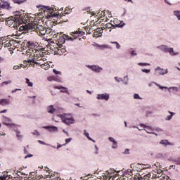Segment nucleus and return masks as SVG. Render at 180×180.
<instances>
[{
	"label": "nucleus",
	"mask_w": 180,
	"mask_h": 180,
	"mask_svg": "<svg viewBox=\"0 0 180 180\" xmlns=\"http://www.w3.org/2000/svg\"><path fill=\"white\" fill-rule=\"evenodd\" d=\"M124 153V154H129V149H126Z\"/></svg>",
	"instance_id": "nucleus-59"
},
{
	"label": "nucleus",
	"mask_w": 180,
	"mask_h": 180,
	"mask_svg": "<svg viewBox=\"0 0 180 180\" xmlns=\"http://www.w3.org/2000/svg\"><path fill=\"white\" fill-rule=\"evenodd\" d=\"M148 176H151V174L148 173V174H146L145 176H143V177H142L143 180H150L148 179Z\"/></svg>",
	"instance_id": "nucleus-35"
},
{
	"label": "nucleus",
	"mask_w": 180,
	"mask_h": 180,
	"mask_svg": "<svg viewBox=\"0 0 180 180\" xmlns=\"http://www.w3.org/2000/svg\"><path fill=\"white\" fill-rule=\"evenodd\" d=\"M17 137H18V139H22V135H20V131H17Z\"/></svg>",
	"instance_id": "nucleus-47"
},
{
	"label": "nucleus",
	"mask_w": 180,
	"mask_h": 180,
	"mask_svg": "<svg viewBox=\"0 0 180 180\" xmlns=\"http://www.w3.org/2000/svg\"><path fill=\"white\" fill-rule=\"evenodd\" d=\"M9 103H11V101L8 99L3 98L0 100V105H2V106L9 105Z\"/></svg>",
	"instance_id": "nucleus-15"
},
{
	"label": "nucleus",
	"mask_w": 180,
	"mask_h": 180,
	"mask_svg": "<svg viewBox=\"0 0 180 180\" xmlns=\"http://www.w3.org/2000/svg\"><path fill=\"white\" fill-rule=\"evenodd\" d=\"M173 15L174 16H176L177 20L180 21V11L179 10L173 11Z\"/></svg>",
	"instance_id": "nucleus-20"
},
{
	"label": "nucleus",
	"mask_w": 180,
	"mask_h": 180,
	"mask_svg": "<svg viewBox=\"0 0 180 180\" xmlns=\"http://www.w3.org/2000/svg\"><path fill=\"white\" fill-rule=\"evenodd\" d=\"M134 99H141V98H140V96L137 94H135L134 95Z\"/></svg>",
	"instance_id": "nucleus-43"
},
{
	"label": "nucleus",
	"mask_w": 180,
	"mask_h": 180,
	"mask_svg": "<svg viewBox=\"0 0 180 180\" xmlns=\"http://www.w3.org/2000/svg\"><path fill=\"white\" fill-rule=\"evenodd\" d=\"M131 54L132 56H136L137 53H136V51H132L131 53Z\"/></svg>",
	"instance_id": "nucleus-57"
},
{
	"label": "nucleus",
	"mask_w": 180,
	"mask_h": 180,
	"mask_svg": "<svg viewBox=\"0 0 180 180\" xmlns=\"http://www.w3.org/2000/svg\"><path fill=\"white\" fill-rule=\"evenodd\" d=\"M113 148H117V142H116V141H115L113 143H112V146Z\"/></svg>",
	"instance_id": "nucleus-39"
},
{
	"label": "nucleus",
	"mask_w": 180,
	"mask_h": 180,
	"mask_svg": "<svg viewBox=\"0 0 180 180\" xmlns=\"http://www.w3.org/2000/svg\"><path fill=\"white\" fill-rule=\"evenodd\" d=\"M142 72H146V74H148V72H150V70L148 69H142L141 70Z\"/></svg>",
	"instance_id": "nucleus-44"
},
{
	"label": "nucleus",
	"mask_w": 180,
	"mask_h": 180,
	"mask_svg": "<svg viewBox=\"0 0 180 180\" xmlns=\"http://www.w3.org/2000/svg\"><path fill=\"white\" fill-rule=\"evenodd\" d=\"M148 179L149 180H153V177H151V174H150V176H148Z\"/></svg>",
	"instance_id": "nucleus-63"
},
{
	"label": "nucleus",
	"mask_w": 180,
	"mask_h": 180,
	"mask_svg": "<svg viewBox=\"0 0 180 180\" xmlns=\"http://www.w3.org/2000/svg\"><path fill=\"white\" fill-rule=\"evenodd\" d=\"M169 113L170 114L169 115H167L165 117V120H171V119H172V116H174V115H175V113L169 111Z\"/></svg>",
	"instance_id": "nucleus-24"
},
{
	"label": "nucleus",
	"mask_w": 180,
	"mask_h": 180,
	"mask_svg": "<svg viewBox=\"0 0 180 180\" xmlns=\"http://www.w3.org/2000/svg\"><path fill=\"white\" fill-rule=\"evenodd\" d=\"M102 36V34H99L98 32H96V31L94 32V33L93 34V37H101Z\"/></svg>",
	"instance_id": "nucleus-37"
},
{
	"label": "nucleus",
	"mask_w": 180,
	"mask_h": 180,
	"mask_svg": "<svg viewBox=\"0 0 180 180\" xmlns=\"http://www.w3.org/2000/svg\"><path fill=\"white\" fill-rule=\"evenodd\" d=\"M11 84H12V80H7V81L3 82L1 85V86H5V85H9Z\"/></svg>",
	"instance_id": "nucleus-26"
},
{
	"label": "nucleus",
	"mask_w": 180,
	"mask_h": 180,
	"mask_svg": "<svg viewBox=\"0 0 180 180\" xmlns=\"http://www.w3.org/2000/svg\"><path fill=\"white\" fill-rule=\"evenodd\" d=\"M5 15V10L0 8V16H4Z\"/></svg>",
	"instance_id": "nucleus-38"
},
{
	"label": "nucleus",
	"mask_w": 180,
	"mask_h": 180,
	"mask_svg": "<svg viewBox=\"0 0 180 180\" xmlns=\"http://www.w3.org/2000/svg\"><path fill=\"white\" fill-rule=\"evenodd\" d=\"M0 8L4 9V11L5 9H9V4H8L7 2L0 3Z\"/></svg>",
	"instance_id": "nucleus-16"
},
{
	"label": "nucleus",
	"mask_w": 180,
	"mask_h": 180,
	"mask_svg": "<svg viewBox=\"0 0 180 180\" xmlns=\"http://www.w3.org/2000/svg\"><path fill=\"white\" fill-rule=\"evenodd\" d=\"M53 88L55 89H60V92L64 94H68V90H67V88L63 87V86H54Z\"/></svg>",
	"instance_id": "nucleus-13"
},
{
	"label": "nucleus",
	"mask_w": 180,
	"mask_h": 180,
	"mask_svg": "<svg viewBox=\"0 0 180 180\" xmlns=\"http://www.w3.org/2000/svg\"><path fill=\"white\" fill-rule=\"evenodd\" d=\"M3 120L4 122H5V124H6L7 126L8 124H9V122H11V119L6 117H4Z\"/></svg>",
	"instance_id": "nucleus-30"
},
{
	"label": "nucleus",
	"mask_w": 180,
	"mask_h": 180,
	"mask_svg": "<svg viewBox=\"0 0 180 180\" xmlns=\"http://www.w3.org/2000/svg\"><path fill=\"white\" fill-rule=\"evenodd\" d=\"M47 112L48 113L53 114L56 112V108H54V106L53 105H49L47 107Z\"/></svg>",
	"instance_id": "nucleus-17"
},
{
	"label": "nucleus",
	"mask_w": 180,
	"mask_h": 180,
	"mask_svg": "<svg viewBox=\"0 0 180 180\" xmlns=\"http://www.w3.org/2000/svg\"><path fill=\"white\" fill-rule=\"evenodd\" d=\"M6 112H8V110L5 109V110L0 111V113H6Z\"/></svg>",
	"instance_id": "nucleus-55"
},
{
	"label": "nucleus",
	"mask_w": 180,
	"mask_h": 180,
	"mask_svg": "<svg viewBox=\"0 0 180 180\" xmlns=\"http://www.w3.org/2000/svg\"><path fill=\"white\" fill-rule=\"evenodd\" d=\"M84 34H85V32L79 30L78 31L71 32L70 35L72 36V37H68V39L75 40V39H78V37H81L84 36Z\"/></svg>",
	"instance_id": "nucleus-8"
},
{
	"label": "nucleus",
	"mask_w": 180,
	"mask_h": 180,
	"mask_svg": "<svg viewBox=\"0 0 180 180\" xmlns=\"http://www.w3.org/2000/svg\"><path fill=\"white\" fill-rule=\"evenodd\" d=\"M60 39L63 40V41H65V39H64V37H60Z\"/></svg>",
	"instance_id": "nucleus-60"
},
{
	"label": "nucleus",
	"mask_w": 180,
	"mask_h": 180,
	"mask_svg": "<svg viewBox=\"0 0 180 180\" xmlns=\"http://www.w3.org/2000/svg\"><path fill=\"white\" fill-rule=\"evenodd\" d=\"M160 89H167L169 94L171 92H179L180 87L178 86H172V87H167V86H159Z\"/></svg>",
	"instance_id": "nucleus-10"
},
{
	"label": "nucleus",
	"mask_w": 180,
	"mask_h": 180,
	"mask_svg": "<svg viewBox=\"0 0 180 180\" xmlns=\"http://www.w3.org/2000/svg\"><path fill=\"white\" fill-rule=\"evenodd\" d=\"M38 143H39V144L46 145V143H44V141H43L39 140Z\"/></svg>",
	"instance_id": "nucleus-53"
},
{
	"label": "nucleus",
	"mask_w": 180,
	"mask_h": 180,
	"mask_svg": "<svg viewBox=\"0 0 180 180\" xmlns=\"http://www.w3.org/2000/svg\"><path fill=\"white\" fill-rule=\"evenodd\" d=\"M27 22H30L29 15L22 13L20 11H15L14 16L10 17L6 20V25L18 28L22 23H27Z\"/></svg>",
	"instance_id": "nucleus-1"
},
{
	"label": "nucleus",
	"mask_w": 180,
	"mask_h": 180,
	"mask_svg": "<svg viewBox=\"0 0 180 180\" xmlns=\"http://www.w3.org/2000/svg\"><path fill=\"white\" fill-rule=\"evenodd\" d=\"M20 43V41H16L15 39H8L2 41V46L4 47H10V49H15L18 47V44Z\"/></svg>",
	"instance_id": "nucleus-5"
},
{
	"label": "nucleus",
	"mask_w": 180,
	"mask_h": 180,
	"mask_svg": "<svg viewBox=\"0 0 180 180\" xmlns=\"http://www.w3.org/2000/svg\"><path fill=\"white\" fill-rule=\"evenodd\" d=\"M58 116V117H60L62 122L65 124H68V126H70V124H73V123L75 122L74 117H72V115L71 114H60Z\"/></svg>",
	"instance_id": "nucleus-4"
},
{
	"label": "nucleus",
	"mask_w": 180,
	"mask_h": 180,
	"mask_svg": "<svg viewBox=\"0 0 180 180\" xmlns=\"http://www.w3.org/2000/svg\"><path fill=\"white\" fill-rule=\"evenodd\" d=\"M168 73V70H164L162 68H158V74L159 75H165V74H167Z\"/></svg>",
	"instance_id": "nucleus-19"
},
{
	"label": "nucleus",
	"mask_w": 180,
	"mask_h": 180,
	"mask_svg": "<svg viewBox=\"0 0 180 180\" xmlns=\"http://www.w3.org/2000/svg\"><path fill=\"white\" fill-rule=\"evenodd\" d=\"M50 33H51V29L45 27L44 36H46V34H50Z\"/></svg>",
	"instance_id": "nucleus-29"
},
{
	"label": "nucleus",
	"mask_w": 180,
	"mask_h": 180,
	"mask_svg": "<svg viewBox=\"0 0 180 180\" xmlns=\"http://www.w3.org/2000/svg\"><path fill=\"white\" fill-rule=\"evenodd\" d=\"M19 68H20V66L19 65H14L13 68V70H19Z\"/></svg>",
	"instance_id": "nucleus-49"
},
{
	"label": "nucleus",
	"mask_w": 180,
	"mask_h": 180,
	"mask_svg": "<svg viewBox=\"0 0 180 180\" xmlns=\"http://www.w3.org/2000/svg\"><path fill=\"white\" fill-rule=\"evenodd\" d=\"M54 74H60V72H58L57 70H56V69L53 70Z\"/></svg>",
	"instance_id": "nucleus-56"
},
{
	"label": "nucleus",
	"mask_w": 180,
	"mask_h": 180,
	"mask_svg": "<svg viewBox=\"0 0 180 180\" xmlns=\"http://www.w3.org/2000/svg\"><path fill=\"white\" fill-rule=\"evenodd\" d=\"M159 180H169V177L165 174H161L160 176H158Z\"/></svg>",
	"instance_id": "nucleus-22"
},
{
	"label": "nucleus",
	"mask_w": 180,
	"mask_h": 180,
	"mask_svg": "<svg viewBox=\"0 0 180 180\" xmlns=\"http://www.w3.org/2000/svg\"><path fill=\"white\" fill-rule=\"evenodd\" d=\"M141 127H144L146 129V133H149V134H151V128L147 127L146 124H141Z\"/></svg>",
	"instance_id": "nucleus-23"
},
{
	"label": "nucleus",
	"mask_w": 180,
	"mask_h": 180,
	"mask_svg": "<svg viewBox=\"0 0 180 180\" xmlns=\"http://www.w3.org/2000/svg\"><path fill=\"white\" fill-rule=\"evenodd\" d=\"M158 133L159 136H162V134H164V131H162V129H158Z\"/></svg>",
	"instance_id": "nucleus-45"
},
{
	"label": "nucleus",
	"mask_w": 180,
	"mask_h": 180,
	"mask_svg": "<svg viewBox=\"0 0 180 180\" xmlns=\"http://www.w3.org/2000/svg\"><path fill=\"white\" fill-rule=\"evenodd\" d=\"M94 147H95V149H96V151H95V154H98V150H99V149L98 148V146H96H96H94Z\"/></svg>",
	"instance_id": "nucleus-50"
},
{
	"label": "nucleus",
	"mask_w": 180,
	"mask_h": 180,
	"mask_svg": "<svg viewBox=\"0 0 180 180\" xmlns=\"http://www.w3.org/2000/svg\"><path fill=\"white\" fill-rule=\"evenodd\" d=\"M59 51H60V53L59 54H64V53H65V51H67L64 48H61L60 46L59 48Z\"/></svg>",
	"instance_id": "nucleus-36"
},
{
	"label": "nucleus",
	"mask_w": 180,
	"mask_h": 180,
	"mask_svg": "<svg viewBox=\"0 0 180 180\" xmlns=\"http://www.w3.org/2000/svg\"><path fill=\"white\" fill-rule=\"evenodd\" d=\"M17 91H22V89H15L14 90L12 91V93L14 94L15 92H16Z\"/></svg>",
	"instance_id": "nucleus-54"
},
{
	"label": "nucleus",
	"mask_w": 180,
	"mask_h": 180,
	"mask_svg": "<svg viewBox=\"0 0 180 180\" xmlns=\"http://www.w3.org/2000/svg\"><path fill=\"white\" fill-rule=\"evenodd\" d=\"M97 99H101V101H109V94H98Z\"/></svg>",
	"instance_id": "nucleus-11"
},
{
	"label": "nucleus",
	"mask_w": 180,
	"mask_h": 180,
	"mask_svg": "<svg viewBox=\"0 0 180 180\" xmlns=\"http://www.w3.org/2000/svg\"><path fill=\"white\" fill-rule=\"evenodd\" d=\"M27 0H13L14 4H18V5H20V4H24V2H27Z\"/></svg>",
	"instance_id": "nucleus-28"
},
{
	"label": "nucleus",
	"mask_w": 180,
	"mask_h": 180,
	"mask_svg": "<svg viewBox=\"0 0 180 180\" xmlns=\"http://www.w3.org/2000/svg\"><path fill=\"white\" fill-rule=\"evenodd\" d=\"M138 65H140L141 67H147V66L150 65V63H138Z\"/></svg>",
	"instance_id": "nucleus-33"
},
{
	"label": "nucleus",
	"mask_w": 180,
	"mask_h": 180,
	"mask_svg": "<svg viewBox=\"0 0 180 180\" xmlns=\"http://www.w3.org/2000/svg\"><path fill=\"white\" fill-rule=\"evenodd\" d=\"M174 161H175L176 164H178L179 165H180V158Z\"/></svg>",
	"instance_id": "nucleus-51"
},
{
	"label": "nucleus",
	"mask_w": 180,
	"mask_h": 180,
	"mask_svg": "<svg viewBox=\"0 0 180 180\" xmlns=\"http://www.w3.org/2000/svg\"><path fill=\"white\" fill-rule=\"evenodd\" d=\"M165 2H166V4H167L168 5H172L171 3L168 1V0H165Z\"/></svg>",
	"instance_id": "nucleus-61"
},
{
	"label": "nucleus",
	"mask_w": 180,
	"mask_h": 180,
	"mask_svg": "<svg viewBox=\"0 0 180 180\" xmlns=\"http://www.w3.org/2000/svg\"><path fill=\"white\" fill-rule=\"evenodd\" d=\"M162 174V170L158 169V175H161Z\"/></svg>",
	"instance_id": "nucleus-58"
},
{
	"label": "nucleus",
	"mask_w": 180,
	"mask_h": 180,
	"mask_svg": "<svg viewBox=\"0 0 180 180\" xmlns=\"http://www.w3.org/2000/svg\"><path fill=\"white\" fill-rule=\"evenodd\" d=\"M84 134L89 140H91V141H94L95 143V141H94L92 139H91V137H89V133L86 132V130H84Z\"/></svg>",
	"instance_id": "nucleus-34"
},
{
	"label": "nucleus",
	"mask_w": 180,
	"mask_h": 180,
	"mask_svg": "<svg viewBox=\"0 0 180 180\" xmlns=\"http://www.w3.org/2000/svg\"><path fill=\"white\" fill-rule=\"evenodd\" d=\"M95 32L98 34H102L103 33V29H102V27H98L95 30Z\"/></svg>",
	"instance_id": "nucleus-27"
},
{
	"label": "nucleus",
	"mask_w": 180,
	"mask_h": 180,
	"mask_svg": "<svg viewBox=\"0 0 180 180\" xmlns=\"http://www.w3.org/2000/svg\"><path fill=\"white\" fill-rule=\"evenodd\" d=\"M52 129H53V130H57V127H53Z\"/></svg>",
	"instance_id": "nucleus-64"
},
{
	"label": "nucleus",
	"mask_w": 180,
	"mask_h": 180,
	"mask_svg": "<svg viewBox=\"0 0 180 180\" xmlns=\"http://www.w3.org/2000/svg\"><path fill=\"white\" fill-rule=\"evenodd\" d=\"M6 178H8V176L4 175L3 176L0 177V180H6Z\"/></svg>",
	"instance_id": "nucleus-48"
},
{
	"label": "nucleus",
	"mask_w": 180,
	"mask_h": 180,
	"mask_svg": "<svg viewBox=\"0 0 180 180\" xmlns=\"http://www.w3.org/2000/svg\"><path fill=\"white\" fill-rule=\"evenodd\" d=\"M88 68L95 72H101V71H102V68L97 65H89Z\"/></svg>",
	"instance_id": "nucleus-12"
},
{
	"label": "nucleus",
	"mask_w": 180,
	"mask_h": 180,
	"mask_svg": "<svg viewBox=\"0 0 180 180\" xmlns=\"http://www.w3.org/2000/svg\"><path fill=\"white\" fill-rule=\"evenodd\" d=\"M39 65H41V68H42V70H49V68H50V65L47 63H41Z\"/></svg>",
	"instance_id": "nucleus-21"
},
{
	"label": "nucleus",
	"mask_w": 180,
	"mask_h": 180,
	"mask_svg": "<svg viewBox=\"0 0 180 180\" xmlns=\"http://www.w3.org/2000/svg\"><path fill=\"white\" fill-rule=\"evenodd\" d=\"M56 11H57L56 6H51V7L50 6L44 7V12H46V13L51 15V16L54 15V12H56Z\"/></svg>",
	"instance_id": "nucleus-9"
},
{
	"label": "nucleus",
	"mask_w": 180,
	"mask_h": 180,
	"mask_svg": "<svg viewBox=\"0 0 180 180\" xmlns=\"http://www.w3.org/2000/svg\"><path fill=\"white\" fill-rule=\"evenodd\" d=\"M160 144H162V146H164L165 147H167V146H173L174 143L168 141V140H161L160 142Z\"/></svg>",
	"instance_id": "nucleus-14"
},
{
	"label": "nucleus",
	"mask_w": 180,
	"mask_h": 180,
	"mask_svg": "<svg viewBox=\"0 0 180 180\" xmlns=\"http://www.w3.org/2000/svg\"><path fill=\"white\" fill-rule=\"evenodd\" d=\"M149 86H158V84L155 82H152L149 84Z\"/></svg>",
	"instance_id": "nucleus-40"
},
{
	"label": "nucleus",
	"mask_w": 180,
	"mask_h": 180,
	"mask_svg": "<svg viewBox=\"0 0 180 180\" xmlns=\"http://www.w3.org/2000/svg\"><path fill=\"white\" fill-rule=\"evenodd\" d=\"M46 30V27L36 24L34 22L25 24L19 27V32L22 34H27V33H32V32H35L39 36H44V32Z\"/></svg>",
	"instance_id": "nucleus-2"
},
{
	"label": "nucleus",
	"mask_w": 180,
	"mask_h": 180,
	"mask_svg": "<svg viewBox=\"0 0 180 180\" xmlns=\"http://www.w3.org/2000/svg\"><path fill=\"white\" fill-rule=\"evenodd\" d=\"M115 174V169H109L106 171L105 174H107V178H110V175Z\"/></svg>",
	"instance_id": "nucleus-18"
},
{
	"label": "nucleus",
	"mask_w": 180,
	"mask_h": 180,
	"mask_svg": "<svg viewBox=\"0 0 180 180\" xmlns=\"http://www.w3.org/2000/svg\"><path fill=\"white\" fill-rule=\"evenodd\" d=\"M25 82H26V84H27L28 86H33V83H32L30 82V79L26 78L25 79Z\"/></svg>",
	"instance_id": "nucleus-31"
},
{
	"label": "nucleus",
	"mask_w": 180,
	"mask_h": 180,
	"mask_svg": "<svg viewBox=\"0 0 180 180\" xmlns=\"http://www.w3.org/2000/svg\"><path fill=\"white\" fill-rule=\"evenodd\" d=\"M39 44L37 43V41H36V40H25L24 41V46H25L26 49H30L29 50V53H32V50H34L33 49H34V47H37V45Z\"/></svg>",
	"instance_id": "nucleus-6"
},
{
	"label": "nucleus",
	"mask_w": 180,
	"mask_h": 180,
	"mask_svg": "<svg viewBox=\"0 0 180 180\" xmlns=\"http://www.w3.org/2000/svg\"><path fill=\"white\" fill-rule=\"evenodd\" d=\"M146 168H150V167H151V165H150V164H146L145 165Z\"/></svg>",
	"instance_id": "nucleus-62"
},
{
	"label": "nucleus",
	"mask_w": 180,
	"mask_h": 180,
	"mask_svg": "<svg viewBox=\"0 0 180 180\" xmlns=\"http://www.w3.org/2000/svg\"><path fill=\"white\" fill-rule=\"evenodd\" d=\"M108 140H110L111 141V143L115 142V139H113V137H109Z\"/></svg>",
	"instance_id": "nucleus-52"
},
{
	"label": "nucleus",
	"mask_w": 180,
	"mask_h": 180,
	"mask_svg": "<svg viewBox=\"0 0 180 180\" xmlns=\"http://www.w3.org/2000/svg\"><path fill=\"white\" fill-rule=\"evenodd\" d=\"M159 49H160L161 51H163L164 53H169L170 56H178V54H179V53L175 52L173 48H168V46H167L166 45L159 46Z\"/></svg>",
	"instance_id": "nucleus-7"
},
{
	"label": "nucleus",
	"mask_w": 180,
	"mask_h": 180,
	"mask_svg": "<svg viewBox=\"0 0 180 180\" xmlns=\"http://www.w3.org/2000/svg\"><path fill=\"white\" fill-rule=\"evenodd\" d=\"M52 50L56 53V54H60V46L53 47Z\"/></svg>",
	"instance_id": "nucleus-25"
},
{
	"label": "nucleus",
	"mask_w": 180,
	"mask_h": 180,
	"mask_svg": "<svg viewBox=\"0 0 180 180\" xmlns=\"http://www.w3.org/2000/svg\"><path fill=\"white\" fill-rule=\"evenodd\" d=\"M110 43H111V44H115L116 49H120V44H119V42L110 41Z\"/></svg>",
	"instance_id": "nucleus-32"
},
{
	"label": "nucleus",
	"mask_w": 180,
	"mask_h": 180,
	"mask_svg": "<svg viewBox=\"0 0 180 180\" xmlns=\"http://www.w3.org/2000/svg\"><path fill=\"white\" fill-rule=\"evenodd\" d=\"M32 134H34V136H40V132H39L37 130H35Z\"/></svg>",
	"instance_id": "nucleus-42"
},
{
	"label": "nucleus",
	"mask_w": 180,
	"mask_h": 180,
	"mask_svg": "<svg viewBox=\"0 0 180 180\" xmlns=\"http://www.w3.org/2000/svg\"><path fill=\"white\" fill-rule=\"evenodd\" d=\"M134 180H143V177L134 176Z\"/></svg>",
	"instance_id": "nucleus-41"
},
{
	"label": "nucleus",
	"mask_w": 180,
	"mask_h": 180,
	"mask_svg": "<svg viewBox=\"0 0 180 180\" xmlns=\"http://www.w3.org/2000/svg\"><path fill=\"white\" fill-rule=\"evenodd\" d=\"M31 54L30 55V60H27V63H34V64H37L40 65L41 62L39 63L37 61H46V58H44V53L37 49H32Z\"/></svg>",
	"instance_id": "nucleus-3"
},
{
	"label": "nucleus",
	"mask_w": 180,
	"mask_h": 180,
	"mask_svg": "<svg viewBox=\"0 0 180 180\" xmlns=\"http://www.w3.org/2000/svg\"><path fill=\"white\" fill-rule=\"evenodd\" d=\"M71 140H72V139H71V138L66 139L65 144H68V143L71 142Z\"/></svg>",
	"instance_id": "nucleus-46"
}]
</instances>
